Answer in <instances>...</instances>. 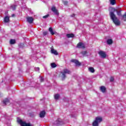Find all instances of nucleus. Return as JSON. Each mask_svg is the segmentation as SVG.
I'll return each instance as SVG.
<instances>
[{"label":"nucleus","instance_id":"f257e3e1","mask_svg":"<svg viewBox=\"0 0 126 126\" xmlns=\"http://www.w3.org/2000/svg\"><path fill=\"white\" fill-rule=\"evenodd\" d=\"M112 10L113 11H110L109 12V16L115 25L117 26H120V25H121V21L119 19H118V17H117V16H116L114 12L116 11L117 13V15L119 16H122V11H118V10L116 9L115 8H112Z\"/></svg>","mask_w":126,"mask_h":126},{"label":"nucleus","instance_id":"f03ea898","mask_svg":"<svg viewBox=\"0 0 126 126\" xmlns=\"http://www.w3.org/2000/svg\"><path fill=\"white\" fill-rule=\"evenodd\" d=\"M103 121V119L102 117H96L95 118V120L93 122L92 126H99V124L101 123Z\"/></svg>","mask_w":126,"mask_h":126},{"label":"nucleus","instance_id":"7ed1b4c3","mask_svg":"<svg viewBox=\"0 0 126 126\" xmlns=\"http://www.w3.org/2000/svg\"><path fill=\"white\" fill-rule=\"evenodd\" d=\"M60 73L62 75V80H64L66 78V74H70V71L66 68L63 70V71L60 72Z\"/></svg>","mask_w":126,"mask_h":126},{"label":"nucleus","instance_id":"20e7f679","mask_svg":"<svg viewBox=\"0 0 126 126\" xmlns=\"http://www.w3.org/2000/svg\"><path fill=\"white\" fill-rule=\"evenodd\" d=\"M18 123L21 126H33L31 123H27L26 122L22 121L21 119L18 120Z\"/></svg>","mask_w":126,"mask_h":126},{"label":"nucleus","instance_id":"39448f33","mask_svg":"<svg viewBox=\"0 0 126 126\" xmlns=\"http://www.w3.org/2000/svg\"><path fill=\"white\" fill-rule=\"evenodd\" d=\"M98 54L99 56H100V58H102V59H105V58L107 57L106 53L102 50L99 51L98 52Z\"/></svg>","mask_w":126,"mask_h":126},{"label":"nucleus","instance_id":"423d86ee","mask_svg":"<svg viewBox=\"0 0 126 126\" xmlns=\"http://www.w3.org/2000/svg\"><path fill=\"white\" fill-rule=\"evenodd\" d=\"M71 63H75L76 66H80L81 65V63L78 61V60H76L75 59H72L71 60Z\"/></svg>","mask_w":126,"mask_h":126},{"label":"nucleus","instance_id":"0eeeda50","mask_svg":"<svg viewBox=\"0 0 126 126\" xmlns=\"http://www.w3.org/2000/svg\"><path fill=\"white\" fill-rule=\"evenodd\" d=\"M51 54H53V55H55V56H58V55H59V53H58V51H57V50H55V49H54V46H52L51 48Z\"/></svg>","mask_w":126,"mask_h":126},{"label":"nucleus","instance_id":"6e6552de","mask_svg":"<svg viewBox=\"0 0 126 126\" xmlns=\"http://www.w3.org/2000/svg\"><path fill=\"white\" fill-rule=\"evenodd\" d=\"M55 125H57V126H61L62 125H63V121H62V119L59 118L55 122Z\"/></svg>","mask_w":126,"mask_h":126},{"label":"nucleus","instance_id":"1a4fd4ad","mask_svg":"<svg viewBox=\"0 0 126 126\" xmlns=\"http://www.w3.org/2000/svg\"><path fill=\"white\" fill-rule=\"evenodd\" d=\"M77 48H78L79 49H84L85 48V45L82 42H79L77 44Z\"/></svg>","mask_w":126,"mask_h":126},{"label":"nucleus","instance_id":"9d476101","mask_svg":"<svg viewBox=\"0 0 126 126\" xmlns=\"http://www.w3.org/2000/svg\"><path fill=\"white\" fill-rule=\"evenodd\" d=\"M51 10L52 11H53V12H54V13L56 14V15H59V11H58V9H57V8H56V7L53 6L51 8Z\"/></svg>","mask_w":126,"mask_h":126},{"label":"nucleus","instance_id":"9b49d317","mask_svg":"<svg viewBox=\"0 0 126 126\" xmlns=\"http://www.w3.org/2000/svg\"><path fill=\"white\" fill-rule=\"evenodd\" d=\"M27 20L30 24H32V23H33V21H34V19L32 17H27Z\"/></svg>","mask_w":126,"mask_h":126},{"label":"nucleus","instance_id":"f8f14e48","mask_svg":"<svg viewBox=\"0 0 126 126\" xmlns=\"http://www.w3.org/2000/svg\"><path fill=\"white\" fill-rule=\"evenodd\" d=\"M45 115H46V112L44 110L42 111H41L39 114L40 118H44Z\"/></svg>","mask_w":126,"mask_h":126},{"label":"nucleus","instance_id":"ddd939ff","mask_svg":"<svg viewBox=\"0 0 126 126\" xmlns=\"http://www.w3.org/2000/svg\"><path fill=\"white\" fill-rule=\"evenodd\" d=\"M100 90L101 92H102V93H105V92H106V87L105 86H101L100 87Z\"/></svg>","mask_w":126,"mask_h":126},{"label":"nucleus","instance_id":"4468645a","mask_svg":"<svg viewBox=\"0 0 126 126\" xmlns=\"http://www.w3.org/2000/svg\"><path fill=\"white\" fill-rule=\"evenodd\" d=\"M8 103H9V99L8 98H5L3 100V104H4L5 105H6V104H8Z\"/></svg>","mask_w":126,"mask_h":126},{"label":"nucleus","instance_id":"2eb2a0df","mask_svg":"<svg viewBox=\"0 0 126 126\" xmlns=\"http://www.w3.org/2000/svg\"><path fill=\"white\" fill-rule=\"evenodd\" d=\"M113 39H108L107 40V44L108 45H112L113 44Z\"/></svg>","mask_w":126,"mask_h":126},{"label":"nucleus","instance_id":"dca6fc26","mask_svg":"<svg viewBox=\"0 0 126 126\" xmlns=\"http://www.w3.org/2000/svg\"><path fill=\"white\" fill-rule=\"evenodd\" d=\"M49 31L51 33V35H55V32H54V31H53V28H49Z\"/></svg>","mask_w":126,"mask_h":126},{"label":"nucleus","instance_id":"f3484780","mask_svg":"<svg viewBox=\"0 0 126 126\" xmlns=\"http://www.w3.org/2000/svg\"><path fill=\"white\" fill-rule=\"evenodd\" d=\"M4 22L5 23H7L9 22V18L7 16L5 17L4 19Z\"/></svg>","mask_w":126,"mask_h":126},{"label":"nucleus","instance_id":"a211bd4d","mask_svg":"<svg viewBox=\"0 0 126 126\" xmlns=\"http://www.w3.org/2000/svg\"><path fill=\"white\" fill-rule=\"evenodd\" d=\"M66 36L67 38H73L74 37V34H73V33L67 34Z\"/></svg>","mask_w":126,"mask_h":126},{"label":"nucleus","instance_id":"6ab92c4d","mask_svg":"<svg viewBox=\"0 0 126 126\" xmlns=\"http://www.w3.org/2000/svg\"><path fill=\"white\" fill-rule=\"evenodd\" d=\"M89 71H90L92 73L95 72V70L94 69V68H93L92 67H89Z\"/></svg>","mask_w":126,"mask_h":126},{"label":"nucleus","instance_id":"aec40b11","mask_svg":"<svg viewBox=\"0 0 126 126\" xmlns=\"http://www.w3.org/2000/svg\"><path fill=\"white\" fill-rule=\"evenodd\" d=\"M109 1H110V3L112 5H115V4H116V0H109Z\"/></svg>","mask_w":126,"mask_h":126},{"label":"nucleus","instance_id":"412c9836","mask_svg":"<svg viewBox=\"0 0 126 126\" xmlns=\"http://www.w3.org/2000/svg\"><path fill=\"white\" fill-rule=\"evenodd\" d=\"M10 44L11 45H13L14 44H15V39H10Z\"/></svg>","mask_w":126,"mask_h":126},{"label":"nucleus","instance_id":"4be33fe9","mask_svg":"<svg viewBox=\"0 0 126 126\" xmlns=\"http://www.w3.org/2000/svg\"><path fill=\"white\" fill-rule=\"evenodd\" d=\"M54 98L55 100H59V98H60V94H56L54 95Z\"/></svg>","mask_w":126,"mask_h":126},{"label":"nucleus","instance_id":"5701e85b","mask_svg":"<svg viewBox=\"0 0 126 126\" xmlns=\"http://www.w3.org/2000/svg\"><path fill=\"white\" fill-rule=\"evenodd\" d=\"M122 19L124 21H126V12L125 13V14L122 15Z\"/></svg>","mask_w":126,"mask_h":126},{"label":"nucleus","instance_id":"b1692460","mask_svg":"<svg viewBox=\"0 0 126 126\" xmlns=\"http://www.w3.org/2000/svg\"><path fill=\"white\" fill-rule=\"evenodd\" d=\"M11 8L12 9V10H15L16 8V5H12L11 6Z\"/></svg>","mask_w":126,"mask_h":126},{"label":"nucleus","instance_id":"393cba45","mask_svg":"<svg viewBox=\"0 0 126 126\" xmlns=\"http://www.w3.org/2000/svg\"><path fill=\"white\" fill-rule=\"evenodd\" d=\"M51 67L53 68H55V67H57V64L55 63H51Z\"/></svg>","mask_w":126,"mask_h":126},{"label":"nucleus","instance_id":"a878e982","mask_svg":"<svg viewBox=\"0 0 126 126\" xmlns=\"http://www.w3.org/2000/svg\"><path fill=\"white\" fill-rule=\"evenodd\" d=\"M81 54H82V55L83 56H85V55H86V54H87V51H83L81 53Z\"/></svg>","mask_w":126,"mask_h":126},{"label":"nucleus","instance_id":"bb28decb","mask_svg":"<svg viewBox=\"0 0 126 126\" xmlns=\"http://www.w3.org/2000/svg\"><path fill=\"white\" fill-rule=\"evenodd\" d=\"M49 16H50L49 14H47L46 15L43 16L42 17V18H44V19H46V18H48V17H49Z\"/></svg>","mask_w":126,"mask_h":126},{"label":"nucleus","instance_id":"cd10ccee","mask_svg":"<svg viewBox=\"0 0 126 126\" xmlns=\"http://www.w3.org/2000/svg\"><path fill=\"white\" fill-rule=\"evenodd\" d=\"M115 80V79L113 78V77H111L110 79V82H113Z\"/></svg>","mask_w":126,"mask_h":126},{"label":"nucleus","instance_id":"c85d7f7f","mask_svg":"<svg viewBox=\"0 0 126 126\" xmlns=\"http://www.w3.org/2000/svg\"><path fill=\"white\" fill-rule=\"evenodd\" d=\"M63 3L65 5H67V3H68V1H63Z\"/></svg>","mask_w":126,"mask_h":126},{"label":"nucleus","instance_id":"c756f323","mask_svg":"<svg viewBox=\"0 0 126 126\" xmlns=\"http://www.w3.org/2000/svg\"><path fill=\"white\" fill-rule=\"evenodd\" d=\"M43 36H46V35L48 34V32H43Z\"/></svg>","mask_w":126,"mask_h":126},{"label":"nucleus","instance_id":"7c9ffc66","mask_svg":"<svg viewBox=\"0 0 126 126\" xmlns=\"http://www.w3.org/2000/svg\"><path fill=\"white\" fill-rule=\"evenodd\" d=\"M40 81L41 82H43L44 81V78H43V77H41L40 78Z\"/></svg>","mask_w":126,"mask_h":126},{"label":"nucleus","instance_id":"2f4dec72","mask_svg":"<svg viewBox=\"0 0 126 126\" xmlns=\"http://www.w3.org/2000/svg\"><path fill=\"white\" fill-rule=\"evenodd\" d=\"M75 16V15L74 14H73L72 15V17H74Z\"/></svg>","mask_w":126,"mask_h":126},{"label":"nucleus","instance_id":"473e14b6","mask_svg":"<svg viewBox=\"0 0 126 126\" xmlns=\"http://www.w3.org/2000/svg\"><path fill=\"white\" fill-rule=\"evenodd\" d=\"M20 46H24V44H23V43H21V44H20Z\"/></svg>","mask_w":126,"mask_h":126},{"label":"nucleus","instance_id":"72a5a7b5","mask_svg":"<svg viewBox=\"0 0 126 126\" xmlns=\"http://www.w3.org/2000/svg\"><path fill=\"white\" fill-rule=\"evenodd\" d=\"M14 16H15V14H12V17H14Z\"/></svg>","mask_w":126,"mask_h":126},{"label":"nucleus","instance_id":"f704fd0d","mask_svg":"<svg viewBox=\"0 0 126 126\" xmlns=\"http://www.w3.org/2000/svg\"><path fill=\"white\" fill-rule=\"evenodd\" d=\"M37 68V69L38 70H40V68L39 67H37V68Z\"/></svg>","mask_w":126,"mask_h":126}]
</instances>
